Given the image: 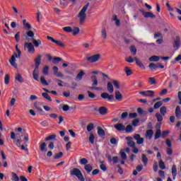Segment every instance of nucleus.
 Masks as SVG:
<instances>
[{
  "label": "nucleus",
  "mask_w": 181,
  "mask_h": 181,
  "mask_svg": "<svg viewBox=\"0 0 181 181\" xmlns=\"http://www.w3.org/2000/svg\"><path fill=\"white\" fill-rule=\"evenodd\" d=\"M34 62L35 64L33 71V76L35 81H39V67L42 64V55H38L37 57L34 59Z\"/></svg>",
  "instance_id": "obj_1"
},
{
  "label": "nucleus",
  "mask_w": 181,
  "mask_h": 181,
  "mask_svg": "<svg viewBox=\"0 0 181 181\" xmlns=\"http://www.w3.org/2000/svg\"><path fill=\"white\" fill-rule=\"evenodd\" d=\"M88 6H90V3L86 4L81 10L79 12L78 16L79 18V23L80 25H82V23H84V21L87 18V14H86V12H87V9H88Z\"/></svg>",
  "instance_id": "obj_2"
},
{
  "label": "nucleus",
  "mask_w": 181,
  "mask_h": 181,
  "mask_svg": "<svg viewBox=\"0 0 181 181\" xmlns=\"http://www.w3.org/2000/svg\"><path fill=\"white\" fill-rule=\"evenodd\" d=\"M71 176H76L78 180L86 181V179L84 178V175H83V173L78 168H74L71 171Z\"/></svg>",
  "instance_id": "obj_3"
},
{
  "label": "nucleus",
  "mask_w": 181,
  "mask_h": 181,
  "mask_svg": "<svg viewBox=\"0 0 181 181\" xmlns=\"http://www.w3.org/2000/svg\"><path fill=\"white\" fill-rule=\"evenodd\" d=\"M100 59H101V54H96L91 55L90 57H86V60L88 63H90V64L97 63V62H98Z\"/></svg>",
  "instance_id": "obj_4"
},
{
  "label": "nucleus",
  "mask_w": 181,
  "mask_h": 181,
  "mask_svg": "<svg viewBox=\"0 0 181 181\" xmlns=\"http://www.w3.org/2000/svg\"><path fill=\"white\" fill-rule=\"evenodd\" d=\"M90 78L93 81L92 86L90 88V90H100L101 88L100 87H95L96 86H98V78H97V76L93 75L90 76Z\"/></svg>",
  "instance_id": "obj_5"
},
{
  "label": "nucleus",
  "mask_w": 181,
  "mask_h": 181,
  "mask_svg": "<svg viewBox=\"0 0 181 181\" xmlns=\"http://www.w3.org/2000/svg\"><path fill=\"white\" fill-rule=\"evenodd\" d=\"M139 12L142 13V15L146 18V19H148V18H151V19H156V16L153 14L152 12H146L144 11V9H140Z\"/></svg>",
  "instance_id": "obj_6"
},
{
  "label": "nucleus",
  "mask_w": 181,
  "mask_h": 181,
  "mask_svg": "<svg viewBox=\"0 0 181 181\" xmlns=\"http://www.w3.org/2000/svg\"><path fill=\"white\" fill-rule=\"evenodd\" d=\"M28 49V53H35V47L31 42H26L24 44V50Z\"/></svg>",
  "instance_id": "obj_7"
},
{
  "label": "nucleus",
  "mask_w": 181,
  "mask_h": 181,
  "mask_svg": "<svg viewBox=\"0 0 181 181\" xmlns=\"http://www.w3.org/2000/svg\"><path fill=\"white\" fill-rule=\"evenodd\" d=\"M173 40V47H174V49H179L180 47V37L177 35Z\"/></svg>",
  "instance_id": "obj_8"
},
{
  "label": "nucleus",
  "mask_w": 181,
  "mask_h": 181,
  "mask_svg": "<svg viewBox=\"0 0 181 181\" xmlns=\"http://www.w3.org/2000/svg\"><path fill=\"white\" fill-rule=\"evenodd\" d=\"M134 139H135V141H136L137 145H142V144L145 142V139L141 137V135L138 134L134 135Z\"/></svg>",
  "instance_id": "obj_9"
},
{
  "label": "nucleus",
  "mask_w": 181,
  "mask_h": 181,
  "mask_svg": "<svg viewBox=\"0 0 181 181\" xmlns=\"http://www.w3.org/2000/svg\"><path fill=\"white\" fill-rule=\"evenodd\" d=\"M100 97L103 98V100H108V101L114 100V95H110L108 93H101Z\"/></svg>",
  "instance_id": "obj_10"
},
{
  "label": "nucleus",
  "mask_w": 181,
  "mask_h": 181,
  "mask_svg": "<svg viewBox=\"0 0 181 181\" xmlns=\"http://www.w3.org/2000/svg\"><path fill=\"white\" fill-rule=\"evenodd\" d=\"M126 139L127 141V146H129V148H135V146H136L135 142L132 141V137L127 136L126 137Z\"/></svg>",
  "instance_id": "obj_11"
},
{
  "label": "nucleus",
  "mask_w": 181,
  "mask_h": 181,
  "mask_svg": "<svg viewBox=\"0 0 181 181\" xmlns=\"http://www.w3.org/2000/svg\"><path fill=\"white\" fill-rule=\"evenodd\" d=\"M171 173L173 175V180H176V176H177V168H176V165H173L171 168Z\"/></svg>",
  "instance_id": "obj_12"
},
{
  "label": "nucleus",
  "mask_w": 181,
  "mask_h": 181,
  "mask_svg": "<svg viewBox=\"0 0 181 181\" xmlns=\"http://www.w3.org/2000/svg\"><path fill=\"white\" fill-rule=\"evenodd\" d=\"M52 70L54 71V75L56 76V77H64L63 74L59 73V68L57 66H53Z\"/></svg>",
  "instance_id": "obj_13"
},
{
  "label": "nucleus",
  "mask_w": 181,
  "mask_h": 181,
  "mask_svg": "<svg viewBox=\"0 0 181 181\" xmlns=\"http://www.w3.org/2000/svg\"><path fill=\"white\" fill-rule=\"evenodd\" d=\"M115 128L117 129V131H119V132L122 131H125V126L122 123H119L117 124H115Z\"/></svg>",
  "instance_id": "obj_14"
},
{
  "label": "nucleus",
  "mask_w": 181,
  "mask_h": 181,
  "mask_svg": "<svg viewBox=\"0 0 181 181\" xmlns=\"http://www.w3.org/2000/svg\"><path fill=\"white\" fill-rule=\"evenodd\" d=\"M134 61L136 62V64H137V66H139V67H140V69H142V70H145V65H144V64H142V62H141V60H139V59H138L136 57H134Z\"/></svg>",
  "instance_id": "obj_15"
},
{
  "label": "nucleus",
  "mask_w": 181,
  "mask_h": 181,
  "mask_svg": "<svg viewBox=\"0 0 181 181\" xmlns=\"http://www.w3.org/2000/svg\"><path fill=\"white\" fill-rule=\"evenodd\" d=\"M98 112L100 114V115H107L108 112V109H107V107H100L98 109Z\"/></svg>",
  "instance_id": "obj_16"
},
{
  "label": "nucleus",
  "mask_w": 181,
  "mask_h": 181,
  "mask_svg": "<svg viewBox=\"0 0 181 181\" xmlns=\"http://www.w3.org/2000/svg\"><path fill=\"white\" fill-rule=\"evenodd\" d=\"M160 137H162V131L160 129H158L154 134V141L159 139Z\"/></svg>",
  "instance_id": "obj_17"
},
{
  "label": "nucleus",
  "mask_w": 181,
  "mask_h": 181,
  "mask_svg": "<svg viewBox=\"0 0 181 181\" xmlns=\"http://www.w3.org/2000/svg\"><path fill=\"white\" fill-rule=\"evenodd\" d=\"M107 88L108 93H110V94H112V93H114V86L112 85V82H107Z\"/></svg>",
  "instance_id": "obj_18"
},
{
  "label": "nucleus",
  "mask_w": 181,
  "mask_h": 181,
  "mask_svg": "<svg viewBox=\"0 0 181 181\" xmlns=\"http://www.w3.org/2000/svg\"><path fill=\"white\" fill-rule=\"evenodd\" d=\"M9 63L13 66V67H18V64H16V58H15V55L11 56V59H9Z\"/></svg>",
  "instance_id": "obj_19"
},
{
  "label": "nucleus",
  "mask_w": 181,
  "mask_h": 181,
  "mask_svg": "<svg viewBox=\"0 0 181 181\" xmlns=\"http://www.w3.org/2000/svg\"><path fill=\"white\" fill-rule=\"evenodd\" d=\"M175 117L177 119H180V118H181L180 106H177L175 108Z\"/></svg>",
  "instance_id": "obj_20"
},
{
  "label": "nucleus",
  "mask_w": 181,
  "mask_h": 181,
  "mask_svg": "<svg viewBox=\"0 0 181 181\" xmlns=\"http://www.w3.org/2000/svg\"><path fill=\"white\" fill-rule=\"evenodd\" d=\"M153 136V129H149L146 132V138H148V139H152Z\"/></svg>",
  "instance_id": "obj_21"
},
{
  "label": "nucleus",
  "mask_w": 181,
  "mask_h": 181,
  "mask_svg": "<svg viewBox=\"0 0 181 181\" xmlns=\"http://www.w3.org/2000/svg\"><path fill=\"white\" fill-rule=\"evenodd\" d=\"M115 99L117 101H121L122 100V95L119 92V90H116L115 91Z\"/></svg>",
  "instance_id": "obj_22"
},
{
  "label": "nucleus",
  "mask_w": 181,
  "mask_h": 181,
  "mask_svg": "<svg viewBox=\"0 0 181 181\" xmlns=\"http://www.w3.org/2000/svg\"><path fill=\"white\" fill-rule=\"evenodd\" d=\"M98 135H99V136H104L105 135V131L100 127H98Z\"/></svg>",
  "instance_id": "obj_23"
},
{
  "label": "nucleus",
  "mask_w": 181,
  "mask_h": 181,
  "mask_svg": "<svg viewBox=\"0 0 181 181\" xmlns=\"http://www.w3.org/2000/svg\"><path fill=\"white\" fill-rule=\"evenodd\" d=\"M84 169H85L86 172H87V173H90L93 170V165H91L90 164H86L84 166Z\"/></svg>",
  "instance_id": "obj_24"
},
{
  "label": "nucleus",
  "mask_w": 181,
  "mask_h": 181,
  "mask_svg": "<svg viewBox=\"0 0 181 181\" xmlns=\"http://www.w3.org/2000/svg\"><path fill=\"white\" fill-rule=\"evenodd\" d=\"M148 93H153V90H145L139 92L141 95H144V97H152V95H148Z\"/></svg>",
  "instance_id": "obj_25"
},
{
  "label": "nucleus",
  "mask_w": 181,
  "mask_h": 181,
  "mask_svg": "<svg viewBox=\"0 0 181 181\" xmlns=\"http://www.w3.org/2000/svg\"><path fill=\"white\" fill-rule=\"evenodd\" d=\"M160 112L163 116L166 115V112H168V108L166 107V106L161 107L160 108Z\"/></svg>",
  "instance_id": "obj_26"
},
{
  "label": "nucleus",
  "mask_w": 181,
  "mask_h": 181,
  "mask_svg": "<svg viewBox=\"0 0 181 181\" xmlns=\"http://www.w3.org/2000/svg\"><path fill=\"white\" fill-rule=\"evenodd\" d=\"M141 162H143L144 166H146V165H148V158L146 157V155H141Z\"/></svg>",
  "instance_id": "obj_27"
},
{
  "label": "nucleus",
  "mask_w": 181,
  "mask_h": 181,
  "mask_svg": "<svg viewBox=\"0 0 181 181\" xmlns=\"http://www.w3.org/2000/svg\"><path fill=\"white\" fill-rule=\"evenodd\" d=\"M15 79L18 81V83H23V78L22 77V75L21 74H17L16 75Z\"/></svg>",
  "instance_id": "obj_28"
},
{
  "label": "nucleus",
  "mask_w": 181,
  "mask_h": 181,
  "mask_svg": "<svg viewBox=\"0 0 181 181\" xmlns=\"http://www.w3.org/2000/svg\"><path fill=\"white\" fill-rule=\"evenodd\" d=\"M158 166L160 169H161V170H165V169H166V165H165V162H163V160H160V161L158 162Z\"/></svg>",
  "instance_id": "obj_29"
},
{
  "label": "nucleus",
  "mask_w": 181,
  "mask_h": 181,
  "mask_svg": "<svg viewBox=\"0 0 181 181\" xmlns=\"http://www.w3.org/2000/svg\"><path fill=\"white\" fill-rule=\"evenodd\" d=\"M33 43L35 47H37L38 46H40V45H42V41L40 40L33 39Z\"/></svg>",
  "instance_id": "obj_30"
},
{
  "label": "nucleus",
  "mask_w": 181,
  "mask_h": 181,
  "mask_svg": "<svg viewBox=\"0 0 181 181\" xmlns=\"http://www.w3.org/2000/svg\"><path fill=\"white\" fill-rule=\"evenodd\" d=\"M149 62H159V60H160V57L156 56V55H153L152 57H151L148 59Z\"/></svg>",
  "instance_id": "obj_31"
},
{
  "label": "nucleus",
  "mask_w": 181,
  "mask_h": 181,
  "mask_svg": "<svg viewBox=\"0 0 181 181\" xmlns=\"http://www.w3.org/2000/svg\"><path fill=\"white\" fill-rule=\"evenodd\" d=\"M40 149L41 152H47V148H46V143L43 142L40 146Z\"/></svg>",
  "instance_id": "obj_32"
},
{
  "label": "nucleus",
  "mask_w": 181,
  "mask_h": 181,
  "mask_svg": "<svg viewBox=\"0 0 181 181\" xmlns=\"http://www.w3.org/2000/svg\"><path fill=\"white\" fill-rule=\"evenodd\" d=\"M124 131L127 132V134H131V132H132L134 131V129H133L132 126H131V124H128L126 127Z\"/></svg>",
  "instance_id": "obj_33"
},
{
  "label": "nucleus",
  "mask_w": 181,
  "mask_h": 181,
  "mask_svg": "<svg viewBox=\"0 0 181 181\" xmlns=\"http://www.w3.org/2000/svg\"><path fill=\"white\" fill-rule=\"evenodd\" d=\"M24 36H25V37H26L27 36H28V37H35V33L32 30L27 31L25 33V34L24 35Z\"/></svg>",
  "instance_id": "obj_34"
},
{
  "label": "nucleus",
  "mask_w": 181,
  "mask_h": 181,
  "mask_svg": "<svg viewBox=\"0 0 181 181\" xmlns=\"http://www.w3.org/2000/svg\"><path fill=\"white\" fill-rule=\"evenodd\" d=\"M73 35L77 36L78 33H80V28L78 27H74V30H72Z\"/></svg>",
  "instance_id": "obj_35"
},
{
  "label": "nucleus",
  "mask_w": 181,
  "mask_h": 181,
  "mask_svg": "<svg viewBox=\"0 0 181 181\" xmlns=\"http://www.w3.org/2000/svg\"><path fill=\"white\" fill-rule=\"evenodd\" d=\"M17 146L18 148H21V151H25V152H27V155H29V149L27 147H25L24 145L17 144Z\"/></svg>",
  "instance_id": "obj_36"
},
{
  "label": "nucleus",
  "mask_w": 181,
  "mask_h": 181,
  "mask_svg": "<svg viewBox=\"0 0 181 181\" xmlns=\"http://www.w3.org/2000/svg\"><path fill=\"white\" fill-rule=\"evenodd\" d=\"M156 118H157L158 122H162V121H163V116H162V115L160 113L156 114Z\"/></svg>",
  "instance_id": "obj_37"
},
{
  "label": "nucleus",
  "mask_w": 181,
  "mask_h": 181,
  "mask_svg": "<svg viewBox=\"0 0 181 181\" xmlns=\"http://www.w3.org/2000/svg\"><path fill=\"white\" fill-rule=\"evenodd\" d=\"M9 81H11V76H9V74H6L4 77V84H9Z\"/></svg>",
  "instance_id": "obj_38"
},
{
  "label": "nucleus",
  "mask_w": 181,
  "mask_h": 181,
  "mask_svg": "<svg viewBox=\"0 0 181 181\" xmlns=\"http://www.w3.org/2000/svg\"><path fill=\"white\" fill-rule=\"evenodd\" d=\"M162 105H163V103L160 101H158L154 104L153 108H154V110H158V108H160V107H162Z\"/></svg>",
  "instance_id": "obj_39"
},
{
  "label": "nucleus",
  "mask_w": 181,
  "mask_h": 181,
  "mask_svg": "<svg viewBox=\"0 0 181 181\" xmlns=\"http://www.w3.org/2000/svg\"><path fill=\"white\" fill-rule=\"evenodd\" d=\"M63 30L66 32V33H71V32H73V28L70 26H66L63 28Z\"/></svg>",
  "instance_id": "obj_40"
},
{
  "label": "nucleus",
  "mask_w": 181,
  "mask_h": 181,
  "mask_svg": "<svg viewBox=\"0 0 181 181\" xmlns=\"http://www.w3.org/2000/svg\"><path fill=\"white\" fill-rule=\"evenodd\" d=\"M53 139H56V134H52L49 136L48 137H46L45 139V142H47V141H52Z\"/></svg>",
  "instance_id": "obj_41"
},
{
  "label": "nucleus",
  "mask_w": 181,
  "mask_h": 181,
  "mask_svg": "<svg viewBox=\"0 0 181 181\" xmlns=\"http://www.w3.org/2000/svg\"><path fill=\"white\" fill-rule=\"evenodd\" d=\"M42 97L45 98V100H47L48 101L52 102V98L50 96H49V94L47 93H43L42 94Z\"/></svg>",
  "instance_id": "obj_42"
},
{
  "label": "nucleus",
  "mask_w": 181,
  "mask_h": 181,
  "mask_svg": "<svg viewBox=\"0 0 181 181\" xmlns=\"http://www.w3.org/2000/svg\"><path fill=\"white\" fill-rule=\"evenodd\" d=\"M119 155L123 160H127L128 157L127 156V153H125V152H124L123 151H120Z\"/></svg>",
  "instance_id": "obj_43"
},
{
  "label": "nucleus",
  "mask_w": 181,
  "mask_h": 181,
  "mask_svg": "<svg viewBox=\"0 0 181 181\" xmlns=\"http://www.w3.org/2000/svg\"><path fill=\"white\" fill-rule=\"evenodd\" d=\"M148 81H149L150 86H153V85L156 84V79L153 77H150L148 78Z\"/></svg>",
  "instance_id": "obj_44"
},
{
  "label": "nucleus",
  "mask_w": 181,
  "mask_h": 181,
  "mask_svg": "<svg viewBox=\"0 0 181 181\" xmlns=\"http://www.w3.org/2000/svg\"><path fill=\"white\" fill-rule=\"evenodd\" d=\"M84 76V71H81L76 76L78 80H83V76Z\"/></svg>",
  "instance_id": "obj_45"
},
{
  "label": "nucleus",
  "mask_w": 181,
  "mask_h": 181,
  "mask_svg": "<svg viewBox=\"0 0 181 181\" xmlns=\"http://www.w3.org/2000/svg\"><path fill=\"white\" fill-rule=\"evenodd\" d=\"M93 129H94V124L90 123L89 124H88L87 126L88 132H91V131H93Z\"/></svg>",
  "instance_id": "obj_46"
},
{
  "label": "nucleus",
  "mask_w": 181,
  "mask_h": 181,
  "mask_svg": "<svg viewBox=\"0 0 181 181\" xmlns=\"http://www.w3.org/2000/svg\"><path fill=\"white\" fill-rule=\"evenodd\" d=\"M124 71L127 76H131V74H132V70L129 69V68H128V66L125 67Z\"/></svg>",
  "instance_id": "obj_47"
},
{
  "label": "nucleus",
  "mask_w": 181,
  "mask_h": 181,
  "mask_svg": "<svg viewBox=\"0 0 181 181\" xmlns=\"http://www.w3.org/2000/svg\"><path fill=\"white\" fill-rule=\"evenodd\" d=\"M40 81L41 83L43 84V86H49V83H47V81L45 78V76L40 77Z\"/></svg>",
  "instance_id": "obj_48"
},
{
  "label": "nucleus",
  "mask_w": 181,
  "mask_h": 181,
  "mask_svg": "<svg viewBox=\"0 0 181 181\" xmlns=\"http://www.w3.org/2000/svg\"><path fill=\"white\" fill-rule=\"evenodd\" d=\"M14 37H15L17 43H19V42L21 40V32H17V33L15 35Z\"/></svg>",
  "instance_id": "obj_49"
},
{
  "label": "nucleus",
  "mask_w": 181,
  "mask_h": 181,
  "mask_svg": "<svg viewBox=\"0 0 181 181\" xmlns=\"http://www.w3.org/2000/svg\"><path fill=\"white\" fill-rule=\"evenodd\" d=\"M42 74H45V76H47V74H49V66H44V68L42 69Z\"/></svg>",
  "instance_id": "obj_50"
},
{
  "label": "nucleus",
  "mask_w": 181,
  "mask_h": 181,
  "mask_svg": "<svg viewBox=\"0 0 181 181\" xmlns=\"http://www.w3.org/2000/svg\"><path fill=\"white\" fill-rule=\"evenodd\" d=\"M55 45L59 46V47H64V44L62 42V41L56 40L54 41Z\"/></svg>",
  "instance_id": "obj_51"
},
{
  "label": "nucleus",
  "mask_w": 181,
  "mask_h": 181,
  "mask_svg": "<svg viewBox=\"0 0 181 181\" xmlns=\"http://www.w3.org/2000/svg\"><path fill=\"white\" fill-rule=\"evenodd\" d=\"M95 139V136L94 134H91L89 136V142L93 145L94 144V141Z\"/></svg>",
  "instance_id": "obj_52"
},
{
  "label": "nucleus",
  "mask_w": 181,
  "mask_h": 181,
  "mask_svg": "<svg viewBox=\"0 0 181 181\" xmlns=\"http://www.w3.org/2000/svg\"><path fill=\"white\" fill-rule=\"evenodd\" d=\"M112 83L115 88H117V90L119 89V82H118V81L112 80Z\"/></svg>",
  "instance_id": "obj_53"
},
{
  "label": "nucleus",
  "mask_w": 181,
  "mask_h": 181,
  "mask_svg": "<svg viewBox=\"0 0 181 181\" xmlns=\"http://www.w3.org/2000/svg\"><path fill=\"white\" fill-rule=\"evenodd\" d=\"M130 52H131V53H132V54L134 56H135V54H136V48L135 47V46L130 47Z\"/></svg>",
  "instance_id": "obj_54"
},
{
  "label": "nucleus",
  "mask_w": 181,
  "mask_h": 181,
  "mask_svg": "<svg viewBox=\"0 0 181 181\" xmlns=\"http://www.w3.org/2000/svg\"><path fill=\"white\" fill-rule=\"evenodd\" d=\"M62 58L61 57H55L54 58V60L52 61V63L54 64H57V63H60L62 62Z\"/></svg>",
  "instance_id": "obj_55"
},
{
  "label": "nucleus",
  "mask_w": 181,
  "mask_h": 181,
  "mask_svg": "<svg viewBox=\"0 0 181 181\" xmlns=\"http://www.w3.org/2000/svg\"><path fill=\"white\" fill-rule=\"evenodd\" d=\"M88 93V96L89 97V98H95L96 95L95 94L93 93V92L88 90L87 91Z\"/></svg>",
  "instance_id": "obj_56"
},
{
  "label": "nucleus",
  "mask_w": 181,
  "mask_h": 181,
  "mask_svg": "<svg viewBox=\"0 0 181 181\" xmlns=\"http://www.w3.org/2000/svg\"><path fill=\"white\" fill-rule=\"evenodd\" d=\"M81 165H87V163H88V160H87L86 158H81V161H80Z\"/></svg>",
  "instance_id": "obj_57"
},
{
  "label": "nucleus",
  "mask_w": 181,
  "mask_h": 181,
  "mask_svg": "<svg viewBox=\"0 0 181 181\" xmlns=\"http://www.w3.org/2000/svg\"><path fill=\"white\" fill-rule=\"evenodd\" d=\"M148 67H149L150 70H157L156 65L155 64H153V63H151L148 65Z\"/></svg>",
  "instance_id": "obj_58"
},
{
  "label": "nucleus",
  "mask_w": 181,
  "mask_h": 181,
  "mask_svg": "<svg viewBox=\"0 0 181 181\" xmlns=\"http://www.w3.org/2000/svg\"><path fill=\"white\" fill-rule=\"evenodd\" d=\"M169 132H170L168 130L163 132L161 134V138H166V136L169 135Z\"/></svg>",
  "instance_id": "obj_59"
},
{
  "label": "nucleus",
  "mask_w": 181,
  "mask_h": 181,
  "mask_svg": "<svg viewBox=\"0 0 181 181\" xmlns=\"http://www.w3.org/2000/svg\"><path fill=\"white\" fill-rule=\"evenodd\" d=\"M63 157V152H59L58 154L54 156V159H60V158Z\"/></svg>",
  "instance_id": "obj_60"
},
{
  "label": "nucleus",
  "mask_w": 181,
  "mask_h": 181,
  "mask_svg": "<svg viewBox=\"0 0 181 181\" xmlns=\"http://www.w3.org/2000/svg\"><path fill=\"white\" fill-rule=\"evenodd\" d=\"M13 181H19V177L18 176V175H16V173H13Z\"/></svg>",
  "instance_id": "obj_61"
},
{
  "label": "nucleus",
  "mask_w": 181,
  "mask_h": 181,
  "mask_svg": "<svg viewBox=\"0 0 181 181\" xmlns=\"http://www.w3.org/2000/svg\"><path fill=\"white\" fill-rule=\"evenodd\" d=\"M128 117V112H124L122 113L121 118L122 119H125Z\"/></svg>",
  "instance_id": "obj_62"
},
{
  "label": "nucleus",
  "mask_w": 181,
  "mask_h": 181,
  "mask_svg": "<svg viewBox=\"0 0 181 181\" xmlns=\"http://www.w3.org/2000/svg\"><path fill=\"white\" fill-rule=\"evenodd\" d=\"M110 144H112V145H117V139H115V138H111L110 139Z\"/></svg>",
  "instance_id": "obj_63"
},
{
  "label": "nucleus",
  "mask_w": 181,
  "mask_h": 181,
  "mask_svg": "<svg viewBox=\"0 0 181 181\" xmlns=\"http://www.w3.org/2000/svg\"><path fill=\"white\" fill-rule=\"evenodd\" d=\"M62 110L63 111L67 112L70 110V106H69L68 105H64Z\"/></svg>",
  "instance_id": "obj_64"
}]
</instances>
